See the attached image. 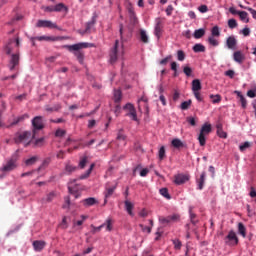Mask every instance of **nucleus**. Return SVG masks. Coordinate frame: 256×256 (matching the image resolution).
I'll return each instance as SVG.
<instances>
[{"label": "nucleus", "mask_w": 256, "mask_h": 256, "mask_svg": "<svg viewBox=\"0 0 256 256\" xmlns=\"http://www.w3.org/2000/svg\"><path fill=\"white\" fill-rule=\"evenodd\" d=\"M19 51L15 54L11 55L9 64H8V68L10 71H15V69H17V67H19Z\"/></svg>", "instance_id": "nucleus-11"}, {"label": "nucleus", "mask_w": 256, "mask_h": 256, "mask_svg": "<svg viewBox=\"0 0 256 256\" xmlns=\"http://www.w3.org/2000/svg\"><path fill=\"white\" fill-rule=\"evenodd\" d=\"M13 43H15L16 47H19L21 45V41L19 40V37H17L15 40L10 39L8 44L5 46V53L6 55H11L13 53Z\"/></svg>", "instance_id": "nucleus-14"}, {"label": "nucleus", "mask_w": 256, "mask_h": 256, "mask_svg": "<svg viewBox=\"0 0 256 256\" xmlns=\"http://www.w3.org/2000/svg\"><path fill=\"white\" fill-rule=\"evenodd\" d=\"M216 129L218 137L221 139H227V132L223 131V124H217Z\"/></svg>", "instance_id": "nucleus-22"}, {"label": "nucleus", "mask_w": 256, "mask_h": 256, "mask_svg": "<svg viewBox=\"0 0 256 256\" xmlns=\"http://www.w3.org/2000/svg\"><path fill=\"white\" fill-rule=\"evenodd\" d=\"M171 145H172V147H174V149H183V147H185V144L179 138L173 139L171 141Z\"/></svg>", "instance_id": "nucleus-21"}, {"label": "nucleus", "mask_w": 256, "mask_h": 256, "mask_svg": "<svg viewBox=\"0 0 256 256\" xmlns=\"http://www.w3.org/2000/svg\"><path fill=\"white\" fill-rule=\"evenodd\" d=\"M205 36V29L200 28L194 31V39H201V37Z\"/></svg>", "instance_id": "nucleus-36"}, {"label": "nucleus", "mask_w": 256, "mask_h": 256, "mask_svg": "<svg viewBox=\"0 0 256 256\" xmlns=\"http://www.w3.org/2000/svg\"><path fill=\"white\" fill-rule=\"evenodd\" d=\"M159 222H160L162 225H169V223H171V221H170V219H169V216H167V217L160 216V217H159Z\"/></svg>", "instance_id": "nucleus-57"}, {"label": "nucleus", "mask_w": 256, "mask_h": 256, "mask_svg": "<svg viewBox=\"0 0 256 256\" xmlns=\"http://www.w3.org/2000/svg\"><path fill=\"white\" fill-rule=\"evenodd\" d=\"M173 245H174V249H176L177 251H179L182 247V244L179 241V239L173 240Z\"/></svg>", "instance_id": "nucleus-62"}, {"label": "nucleus", "mask_w": 256, "mask_h": 256, "mask_svg": "<svg viewBox=\"0 0 256 256\" xmlns=\"http://www.w3.org/2000/svg\"><path fill=\"white\" fill-rule=\"evenodd\" d=\"M65 135H67V131H65L63 129H58L55 132L56 137H65Z\"/></svg>", "instance_id": "nucleus-59"}, {"label": "nucleus", "mask_w": 256, "mask_h": 256, "mask_svg": "<svg viewBox=\"0 0 256 256\" xmlns=\"http://www.w3.org/2000/svg\"><path fill=\"white\" fill-rule=\"evenodd\" d=\"M25 117H29V115L24 114L18 118H16L11 125H17L18 123H21V121H25Z\"/></svg>", "instance_id": "nucleus-56"}, {"label": "nucleus", "mask_w": 256, "mask_h": 256, "mask_svg": "<svg viewBox=\"0 0 256 256\" xmlns=\"http://www.w3.org/2000/svg\"><path fill=\"white\" fill-rule=\"evenodd\" d=\"M64 39L63 36H38L32 38V41H63Z\"/></svg>", "instance_id": "nucleus-13"}, {"label": "nucleus", "mask_w": 256, "mask_h": 256, "mask_svg": "<svg viewBox=\"0 0 256 256\" xmlns=\"http://www.w3.org/2000/svg\"><path fill=\"white\" fill-rule=\"evenodd\" d=\"M235 95H237L238 98H240V103L242 106V109H247V99H245V96H243V94H241V92L239 91H234Z\"/></svg>", "instance_id": "nucleus-23"}, {"label": "nucleus", "mask_w": 256, "mask_h": 256, "mask_svg": "<svg viewBox=\"0 0 256 256\" xmlns=\"http://www.w3.org/2000/svg\"><path fill=\"white\" fill-rule=\"evenodd\" d=\"M59 109H61V104H56L54 106H46L45 110L48 113H53V111H59Z\"/></svg>", "instance_id": "nucleus-42"}, {"label": "nucleus", "mask_w": 256, "mask_h": 256, "mask_svg": "<svg viewBox=\"0 0 256 256\" xmlns=\"http://www.w3.org/2000/svg\"><path fill=\"white\" fill-rule=\"evenodd\" d=\"M17 167V156H12L6 164L0 169L2 173H11V171H15Z\"/></svg>", "instance_id": "nucleus-5"}, {"label": "nucleus", "mask_w": 256, "mask_h": 256, "mask_svg": "<svg viewBox=\"0 0 256 256\" xmlns=\"http://www.w3.org/2000/svg\"><path fill=\"white\" fill-rule=\"evenodd\" d=\"M210 99H212V103L214 104L221 103V95L219 94H216V95L211 94Z\"/></svg>", "instance_id": "nucleus-48"}, {"label": "nucleus", "mask_w": 256, "mask_h": 256, "mask_svg": "<svg viewBox=\"0 0 256 256\" xmlns=\"http://www.w3.org/2000/svg\"><path fill=\"white\" fill-rule=\"evenodd\" d=\"M165 146H162L158 151V158L160 161H163L165 159Z\"/></svg>", "instance_id": "nucleus-51"}, {"label": "nucleus", "mask_w": 256, "mask_h": 256, "mask_svg": "<svg viewBox=\"0 0 256 256\" xmlns=\"http://www.w3.org/2000/svg\"><path fill=\"white\" fill-rule=\"evenodd\" d=\"M124 205H125V209L128 213V215H130L131 217H133V203L129 202V200H126L124 202Z\"/></svg>", "instance_id": "nucleus-29"}, {"label": "nucleus", "mask_w": 256, "mask_h": 256, "mask_svg": "<svg viewBox=\"0 0 256 256\" xmlns=\"http://www.w3.org/2000/svg\"><path fill=\"white\" fill-rule=\"evenodd\" d=\"M193 51L194 53H205V46H203V44H195Z\"/></svg>", "instance_id": "nucleus-38"}, {"label": "nucleus", "mask_w": 256, "mask_h": 256, "mask_svg": "<svg viewBox=\"0 0 256 256\" xmlns=\"http://www.w3.org/2000/svg\"><path fill=\"white\" fill-rule=\"evenodd\" d=\"M192 91H201V80L200 79H194L192 81Z\"/></svg>", "instance_id": "nucleus-28"}, {"label": "nucleus", "mask_w": 256, "mask_h": 256, "mask_svg": "<svg viewBox=\"0 0 256 256\" xmlns=\"http://www.w3.org/2000/svg\"><path fill=\"white\" fill-rule=\"evenodd\" d=\"M75 181L76 180H73L68 183V190L71 195H74L75 199H79V197H81V193H79V188L75 186Z\"/></svg>", "instance_id": "nucleus-15"}, {"label": "nucleus", "mask_w": 256, "mask_h": 256, "mask_svg": "<svg viewBox=\"0 0 256 256\" xmlns=\"http://www.w3.org/2000/svg\"><path fill=\"white\" fill-rule=\"evenodd\" d=\"M177 59L178 61H185V52L183 50L177 51Z\"/></svg>", "instance_id": "nucleus-58"}, {"label": "nucleus", "mask_w": 256, "mask_h": 256, "mask_svg": "<svg viewBox=\"0 0 256 256\" xmlns=\"http://www.w3.org/2000/svg\"><path fill=\"white\" fill-rule=\"evenodd\" d=\"M55 197H57V193L50 192L46 195V198L42 199V201H43V203H51V201H53V199H55Z\"/></svg>", "instance_id": "nucleus-33"}, {"label": "nucleus", "mask_w": 256, "mask_h": 256, "mask_svg": "<svg viewBox=\"0 0 256 256\" xmlns=\"http://www.w3.org/2000/svg\"><path fill=\"white\" fill-rule=\"evenodd\" d=\"M238 233L243 237H247V228H245V225L241 222L238 223Z\"/></svg>", "instance_id": "nucleus-35"}, {"label": "nucleus", "mask_w": 256, "mask_h": 256, "mask_svg": "<svg viewBox=\"0 0 256 256\" xmlns=\"http://www.w3.org/2000/svg\"><path fill=\"white\" fill-rule=\"evenodd\" d=\"M140 40L142 43H149V36H147V32L145 30H140Z\"/></svg>", "instance_id": "nucleus-39"}, {"label": "nucleus", "mask_w": 256, "mask_h": 256, "mask_svg": "<svg viewBox=\"0 0 256 256\" xmlns=\"http://www.w3.org/2000/svg\"><path fill=\"white\" fill-rule=\"evenodd\" d=\"M162 33H163V20L161 18H156L154 35L157 37V39H161Z\"/></svg>", "instance_id": "nucleus-12"}, {"label": "nucleus", "mask_w": 256, "mask_h": 256, "mask_svg": "<svg viewBox=\"0 0 256 256\" xmlns=\"http://www.w3.org/2000/svg\"><path fill=\"white\" fill-rule=\"evenodd\" d=\"M95 23H97V17L93 16L91 21L86 23V28L84 31L81 32V34L85 35V33H91V29H93Z\"/></svg>", "instance_id": "nucleus-18"}, {"label": "nucleus", "mask_w": 256, "mask_h": 256, "mask_svg": "<svg viewBox=\"0 0 256 256\" xmlns=\"http://www.w3.org/2000/svg\"><path fill=\"white\" fill-rule=\"evenodd\" d=\"M139 227L141 228V230L143 231V233H146V232L151 233V227L145 226V225H143V224H139Z\"/></svg>", "instance_id": "nucleus-63"}, {"label": "nucleus", "mask_w": 256, "mask_h": 256, "mask_svg": "<svg viewBox=\"0 0 256 256\" xmlns=\"http://www.w3.org/2000/svg\"><path fill=\"white\" fill-rule=\"evenodd\" d=\"M191 103H193V101H191V100L182 102L180 105V109H182V111H187V109H189V107H191Z\"/></svg>", "instance_id": "nucleus-43"}, {"label": "nucleus", "mask_w": 256, "mask_h": 256, "mask_svg": "<svg viewBox=\"0 0 256 256\" xmlns=\"http://www.w3.org/2000/svg\"><path fill=\"white\" fill-rule=\"evenodd\" d=\"M211 37H221V30L219 29V26H214L211 29Z\"/></svg>", "instance_id": "nucleus-40"}, {"label": "nucleus", "mask_w": 256, "mask_h": 256, "mask_svg": "<svg viewBox=\"0 0 256 256\" xmlns=\"http://www.w3.org/2000/svg\"><path fill=\"white\" fill-rule=\"evenodd\" d=\"M183 73L186 75V77H191V74L193 73V69L189 66H184Z\"/></svg>", "instance_id": "nucleus-55"}, {"label": "nucleus", "mask_w": 256, "mask_h": 256, "mask_svg": "<svg viewBox=\"0 0 256 256\" xmlns=\"http://www.w3.org/2000/svg\"><path fill=\"white\" fill-rule=\"evenodd\" d=\"M233 60L235 63H239V65H241L243 61H245V54H243L241 51H235L233 53Z\"/></svg>", "instance_id": "nucleus-19"}, {"label": "nucleus", "mask_w": 256, "mask_h": 256, "mask_svg": "<svg viewBox=\"0 0 256 256\" xmlns=\"http://www.w3.org/2000/svg\"><path fill=\"white\" fill-rule=\"evenodd\" d=\"M122 99L121 90H114V101L115 103H119Z\"/></svg>", "instance_id": "nucleus-45"}, {"label": "nucleus", "mask_w": 256, "mask_h": 256, "mask_svg": "<svg viewBox=\"0 0 256 256\" xmlns=\"http://www.w3.org/2000/svg\"><path fill=\"white\" fill-rule=\"evenodd\" d=\"M35 137V134H31L29 131L22 132L17 134L14 138L15 143L19 145V143H24V147H29L31 145V140Z\"/></svg>", "instance_id": "nucleus-3"}, {"label": "nucleus", "mask_w": 256, "mask_h": 256, "mask_svg": "<svg viewBox=\"0 0 256 256\" xmlns=\"http://www.w3.org/2000/svg\"><path fill=\"white\" fill-rule=\"evenodd\" d=\"M84 207H93V205H95V203H97V200L93 197L90 198H86L82 201Z\"/></svg>", "instance_id": "nucleus-25"}, {"label": "nucleus", "mask_w": 256, "mask_h": 256, "mask_svg": "<svg viewBox=\"0 0 256 256\" xmlns=\"http://www.w3.org/2000/svg\"><path fill=\"white\" fill-rule=\"evenodd\" d=\"M115 189L116 187H111V188H107L106 192H105V199H109V197H111V195H113V193H115Z\"/></svg>", "instance_id": "nucleus-50"}, {"label": "nucleus", "mask_w": 256, "mask_h": 256, "mask_svg": "<svg viewBox=\"0 0 256 256\" xmlns=\"http://www.w3.org/2000/svg\"><path fill=\"white\" fill-rule=\"evenodd\" d=\"M37 161H39V156H32L31 158H28L24 161L26 167H31L33 165H35V163H37Z\"/></svg>", "instance_id": "nucleus-24"}, {"label": "nucleus", "mask_w": 256, "mask_h": 256, "mask_svg": "<svg viewBox=\"0 0 256 256\" xmlns=\"http://www.w3.org/2000/svg\"><path fill=\"white\" fill-rule=\"evenodd\" d=\"M226 46L228 47V49L235 51V49L237 48V38H235V36H229L226 39Z\"/></svg>", "instance_id": "nucleus-17"}, {"label": "nucleus", "mask_w": 256, "mask_h": 256, "mask_svg": "<svg viewBox=\"0 0 256 256\" xmlns=\"http://www.w3.org/2000/svg\"><path fill=\"white\" fill-rule=\"evenodd\" d=\"M117 141H127V135L123 129H119L116 136Z\"/></svg>", "instance_id": "nucleus-32"}, {"label": "nucleus", "mask_w": 256, "mask_h": 256, "mask_svg": "<svg viewBox=\"0 0 256 256\" xmlns=\"http://www.w3.org/2000/svg\"><path fill=\"white\" fill-rule=\"evenodd\" d=\"M77 171V167L71 165V163H67L65 166V174L71 175V173H75Z\"/></svg>", "instance_id": "nucleus-30"}, {"label": "nucleus", "mask_w": 256, "mask_h": 256, "mask_svg": "<svg viewBox=\"0 0 256 256\" xmlns=\"http://www.w3.org/2000/svg\"><path fill=\"white\" fill-rule=\"evenodd\" d=\"M239 24H237V20L234 18L228 20V27L229 29H235L238 27Z\"/></svg>", "instance_id": "nucleus-46"}, {"label": "nucleus", "mask_w": 256, "mask_h": 256, "mask_svg": "<svg viewBox=\"0 0 256 256\" xmlns=\"http://www.w3.org/2000/svg\"><path fill=\"white\" fill-rule=\"evenodd\" d=\"M238 15H239L240 21H242L243 23H249V14L247 12L240 11Z\"/></svg>", "instance_id": "nucleus-34"}, {"label": "nucleus", "mask_w": 256, "mask_h": 256, "mask_svg": "<svg viewBox=\"0 0 256 256\" xmlns=\"http://www.w3.org/2000/svg\"><path fill=\"white\" fill-rule=\"evenodd\" d=\"M189 215H190L191 224L197 225V223H199V220H197V214L193 213V208L189 209Z\"/></svg>", "instance_id": "nucleus-31"}, {"label": "nucleus", "mask_w": 256, "mask_h": 256, "mask_svg": "<svg viewBox=\"0 0 256 256\" xmlns=\"http://www.w3.org/2000/svg\"><path fill=\"white\" fill-rule=\"evenodd\" d=\"M120 39L115 41L114 47L110 51V63H117L119 57L125 54V47L123 46V25H120Z\"/></svg>", "instance_id": "nucleus-1"}, {"label": "nucleus", "mask_w": 256, "mask_h": 256, "mask_svg": "<svg viewBox=\"0 0 256 256\" xmlns=\"http://www.w3.org/2000/svg\"><path fill=\"white\" fill-rule=\"evenodd\" d=\"M168 217L170 219V223H177L181 219V216L179 214H173Z\"/></svg>", "instance_id": "nucleus-49"}, {"label": "nucleus", "mask_w": 256, "mask_h": 256, "mask_svg": "<svg viewBox=\"0 0 256 256\" xmlns=\"http://www.w3.org/2000/svg\"><path fill=\"white\" fill-rule=\"evenodd\" d=\"M33 133L35 135L36 131H41L45 125H43V117L36 116L32 120Z\"/></svg>", "instance_id": "nucleus-10"}, {"label": "nucleus", "mask_w": 256, "mask_h": 256, "mask_svg": "<svg viewBox=\"0 0 256 256\" xmlns=\"http://www.w3.org/2000/svg\"><path fill=\"white\" fill-rule=\"evenodd\" d=\"M49 163H51V158L44 159V161L42 162V165L38 168V171H41V169H43L44 167H47Z\"/></svg>", "instance_id": "nucleus-60"}, {"label": "nucleus", "mask_w": 256, "mask_h": 256, "mask_svg": "<svg viewBox=\"0 0 256 256\" xmlns=\"http://www.w3.org/2000/svg\"><path fill=\"white\" fill-rule=\"evenodd\" d=\"M208 43L212 45V47H219V40L215 39L213 36L208 38Z\"/></svg>", "instance_id": "nucleus-44"}, {"label": "nucleus", "mask_w": 256, "mask_h": 256, "mask_svg": "<svg viewBox=\"0 0 256 256\" xmlns=\"http://www.w3.org/2000/svg\"><path fill=\"white\" fill-rule=\"evenodd\" d=\"M247 97H250V99H255V97H256V89L255 90H248L247 91Z\"/></svg>", "instance_id": "nucleus-64"}, {"label": "nucleus", "mask_w": 256, "mask_h": 256, "mask_svg": "<svg viewBox=\"0 0 256 256\" xmlns=\"http://www.w3.org/2000/svg\"><path fill=\"white\" fill-rule=\"evenodd\" d=\"M148 99L145 96H142L139 100H138V109L140 111V113H144L145 115H147V117H149V103H148Z\"/></svg>", "instance_id": "nucleus-8"}, {"label": "nucleus", "mask_w": 256, "mask_h": 256, "mask_svg": "<svg viewBox=\"0 0 256 256\" xmlns=\"http://www.w3.org/2000/svg\"><path fill=\"white\" fill-rule=\"evenodd\" d=\"M61 11H65L67 13L69 11V8H67V6H65V4L63 3H59L54 6V12L61 13Z\"/></svg>", "instance_id": "nucleus-26"}, {"label": "nucleus", "mask_w": 256, "mask_h": 256, "mask_svg": "<svg viewBox=\"0 0 256 256\" xmlns=\"http://www.w3.org/2000/svg\"><path fill=\"white\" fill-rule=\"evenodd\" d=\"M106 227V231L111 232L113 231V219L108 218L105 223H103Z\"/></svg>", "instance_id": "nucleus-37"}, {"label": "nucleus", "mask_w": 256, "mask_h": 256, "mask_svg": "<svg viewBox=\"0 0 256 256\" xmlns=\"http://www.w3.org/2000/svg\"><path fill=\"white\" fill-rule=\"evenodd\" d=\"M94 167H95V164H91L90 168L86 171V173L80 176V179H87V177L91 175V172L93 171Z\"/></svg>", "instance_id": "nucleus-47"}, {"label": "nucleus", "mask_w": 256, "mask_h": 256, "mask_svg": "<svg viewBox=\"0 0 256 256\" xmlns=\"http://www.w3.org/2000/svg\"><path fill=\"white\" fill-rule=\"evenodd\" d=\"M89 47H93V44L89 42H81L78 44L66 46L68 51H76L74 55L78 59L79 63L81 64H83V59H85V54L81 52V49H89Z\"/></svg>", "instance_id": "nucleus-2"}, {"label": "nucleus", "mask_w": 256, "mask_h": 256, "mask_svg": "<svg viewBox=\"0 0 256 256\" xmlns=\"http://www.w3.org/2000/svg\"><path fill=\"white\" fill-rule=\"evenodd\" d=\"M126 7L130 15H135V11L133 10V4H131V1L126 0Z\"/></svg>", "instance_id": "nucleus-53"}, {"label": "nucleus", "mask_w": 256, "mask_h": 256, "mask_svg": "<svg viewBox=\"0 0 256 256\" xmlns=\"http://www.w3.org/2000/svg\"><path fill=\"white\" fill-rule=\"evenodd\" d=\"M124 109L128 111L126 113V117H130L132 121H139V119L137 118V110H135V106H133V104L131 103L126 104L124 106Z\"/></svg>", "instance_id": "nucleus-9"}, {"label": "nucleus", "mask_w": 256, "mask_h": 256, "mask_svg": "<svg viewBox=\"0 0 256 256\" xmlns=\"http://www.w3.org/2000/svg\"><path fill=\"white\" fill-rule=\"evenodd\" d=\"M45 245H47L45 241L36 240L33 242V248L37 252L43 251V249H45Z\"/></svg>", "instance_id": "nucleus-20"}, {"label": "nucleus", "mask_w": 256, "mask_h": 256, "mask_svg": "<svg viewBox=\"0 0 256 256\" xmlns=\"http://www.w3.org/2000/svg\"><path fill=\"white\" fill-rule=\"evenodd\" d=\"M212 128H211V124L209 123H205L201 129H200V133L198 135V141L200 143V147H205L206 143H207V135H209V133H211Z\"/></svg>", "instance_id": "nucleus-4"}, {"label": "nucleus", "mask_w": 256, "mask_h": 256, "mask_svg": "<svg viewBox=\"0 0 256 256\" xmlns=\"http://www.w3.org/2000/svg\"><path fill=\"white\" fill-rule=\"evenodd\" d=\"M89 161V158L87 156H84L80 162H79V167L80 169H85V165H87V162Z\"/></svg>", "instance_id": "nucleus-54"}, {"label": "nucleus", "mask_w": 256, "mask_h": 256, "mask_svg": "<svg viewBox=\"0 0 256 256\" xmlns=\"http://www.w3.org/2000/svg\"><path fill=\"white\" fill-rule=\"evenodd\" d=\"M189 179L190 177L187 174H176L174 176V183L175 185H184V183H187Z\"/></svg>", "instance_id": "nucleus-16"}, {"label": "nucleus", "mask_w": 256, "mask_h": 256, "mask_svg": "<svg viewBox=\"0 0 256 256\" xmlns=\"http://www.w3.org/2000/svg\"><path fill=\"white\" fill-rule=\"evenodd\" d=\"M225 245L229 247H235V245H239V238L235 231L231 230L228 235L224 238Z\"/></svg>", "instance_id": "nucleus-6"}, {"label": "nucleus", "mask_w": 256, "mask_h": 256, "mask_svg": "<svg viewBox=\"0 0 256 256\" xmlns=\"http://www.w3.org/2000/svg\"><path fill=\"white\" fill-rule=\"evenodd\" d=\"M90 227H91V233H92V235H95V233H100L101 232V230L103 229V227H105V224H102V225H100V226H95V225H90Z\"/></svg>", "instance_id": "nucleus-41"}, {"label": "nucleus", "mask_w": 256, "mask_h": 256, "mask_svg": "<svg viewBox=\"0 0 256 256\" xmlns=\"http://www.w3.org/2000/svg\"><path fill=\"white\" fill-rule=\"evenodd\" d=\"M174 7L173 5H168L167 8H166V15L168 17H171V15H173V11H174Z\"/></svg>", "instance_id": "nucleus-61"}, {"label": "nucleus", "mask_w": 256, "mask_h": 256, "mask_svg": "<svg viewBox=\"0 0 256 256\" xmlns=\"http://www.w3.org/2000/svg\"><path fill=\"white\" fill-rule=\"evenodd\" d=\"M160 195H162V197H165L166 199H171V196L169 195V190L167 188L160 189Z\"/></svg>", "instance_id": "nucleus-52"}, {"label": "nucleus", "mask_w": 256, "mask_h": 256, "mask_svg": "<svg viewBox=\"0 0 256 256\" xmlns=\"http://www.w3.org/2000/svg\"><path fill=\"white\" fill-rule=\"evenodd\" d=\"M206 173L202 172L200 175V178L197 180L198 183V189L201 191L205 185V177H206Z\"/></svg>", "instance_id": "nucleus-27"}, {"label": "nucleus", "mask_w": 256, "mask_h": 256, "mask_svg": "<svg viewBox=\"0 0 256 256\" xmlns=\"http://www.w3.org/2000/svg\"><path fill=\"white\" fill-rule=\"evenodd\" d=\"M36 27L46 29H58V31H61V28L57 26V23L51 20H38L36 23Z\"/></svg>", "instance_id": "nucleus-7"}]
</instances>
